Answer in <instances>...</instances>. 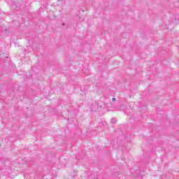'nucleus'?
Listing matches in <instances>:
<instances>
[{"instance_id":"obj_2","label":"nucleus","mask_w":179,"mask_h":179,"mask_svg":"<svg viewBox=\"0 0 179 179\" xmlns=\"http://www.w3.org/2000/svg\"><path fill=\"white\" fill-rule=\"evenodd\" d=\"M112 101H115V98H113V99H112Z\"/></svg>"},{"instance_id":"obj_1","label":"nucleus","mask_w":179,"mask_h":179,"mask_svg":"<svg viewBox=\"0 0 179 179\" xmlns=\"http://www.w3.org/2000/svg\"><path fill=\"white\" fill-rule=\"evenodd\" d=\"M112 122H113V124H115V122H117V120L112 119Z\"/></svg>"}]
</instances>
